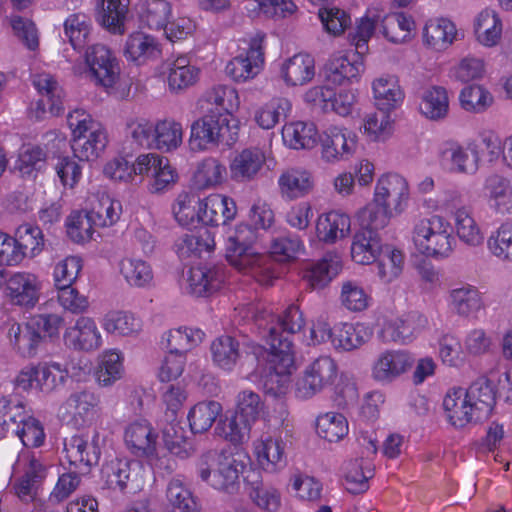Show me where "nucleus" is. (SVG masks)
<instances>
[{
	"label": "nucleus",
	"mask_w": 512,
	"mask_h": 512,
	"mask_svg": "<svg viewBox=\"0 0 512 512\" xmlns=\"http://www.w3.org/2000/svg\"><path fill=\"white\" fill-rule=\"evenodd\" d=\"M122 54L128 63L138 67L146 66L162 57L163 45L157 36L135 30L127 35Z\"/></svg>",
	"instance_id": "obj_27"
},
{
	"label": "nucleus",
	"mask_w": 512,
	"mask_h": 512,
	"mask_svg": "<svg viewBox=\"0 0 512 512\" xmlns=\"http://www.w3.org/2000/svg\"><path fill=\"white\" fill-rule=\"evenodd\" d=\"M355 217L360 224V228L354 233L350 246V255L354 263L368 266L378 259L387 243H383L378 230L385 227L370 225L360 217L356 212Z\"/></svg>",
	"instance_id": "obj_23"
},
{
	"label": "nucleus",
	"mask_w": 512,
	"mask_h": 512,
	"mask_svg": "<svg viewBox=\"0 0 512 512\" xmlns=\"http://www.w3.org/2000/svg\"><path fill=\"white\" fill-rule=\"evenodd\" d=\"M124 353L118 348H107L98 354L94 377L101 387H110L125 375Z\"/></svg>",
	"instance_id": "obj_40"
},
{
	"label": "nucleus",
	"mask_w": 512,
	"mask_h": 512,
	"mask_svg": "<svg viewBox=\"0 0 512 512\" xmlns=\"http://www.w3.org/2000/svg\"><path fill=\"white\" fill-rule=\"evenodd\" d=\"M371 89L375 105L382 112L390 113L404 102L405 91L397 75H379L373 79Z\"/></svg>",
	"instance_id": "obj_38"
},
{
	"label": "nucleus",
	"mask_w": 512,
	"mask_h": 512,
	"mask_svg": "<svg viewBox=\"0 0 512 512\" xmlns=\"http://www.w3.org/2000/svg\"><path fill=\"white\" fill-rule=\"evenodd\" d=\"M411 186L405 175L385 171L375 180L371 202L357 212L370 225L387 227L391 220L404 214L410 206Z\"/></svg>",
	"instance_id": "obj_5"
},
{
	"label": "nucleus",
	"mask_w": 512,
	"mask_h": 512,
	"mask_svg": "<svg viewBox=\"0 0 512 512\" xmlns=\"http://www.w3.org/2000/svg\"><path fill=\"white\" fill-rule=\"evenodd\" d=\"M96 223L88 209L72 210L65 219L66 236L75 244L85 245L93 240Z\"/></svg>",
	"instance_id": "obj_60"
},
{
	"label": "nucleus",
	"mask_w": 512,
	"mask_h": 512,
	"mask_svg": "<svg viewBox=\"0 0 512 512\" xmlns=\"http://www.w3.org/2000/svg\"><path fill=\"white\" fill-rule=\"evenodd\" d=\"M315 431L321 439L329 443H337L349 434V423L340 412H323L315 419Z\"/></svg>",
	"instance_id": "obj_63"
},
{
	"label": "nucleus",
	"mask_w": 512,
	"mask_h": 512,
	"mask_svg": "<svg viewBox=\"0 0 512 512\" xmlns=\"http://www.w3.org/2000/svg\"><path fill=\"white\" fill-rule=\"evenodd\" d=\"M45 280L37 273L22 270L8 274L3 296L13 306L25 310L34 309L40 302Z\"/></svg>",
	"instance_id": "obj_14"
},
{
	"label": "nucleus",
	"mask_w": 512,
	"mask_h": 512,
	"mask_svg": "<svg viewBox=\"0 0 512 512\" xmlns=\"http://www.w3.org/2000/svg\"><path fill=\"white\" fill-rule=\"evenodd\" d=\"M205 339V332L189 325H179L166 330L161 335V345L166 350L183 353L188 355L202 344Z\"/></svg>",
	"instance_id": "obj_42"
},
{
	"label": "nucleus",
	"mask_w": 512,
	"mask_h": 512,
	"mask_svg": "<svg viewBox=\"0 0 512 512\" xmlns=\"http://www.w3.org/2000/svg\"><path fill=\"white\" fill-rule=\"evenodd\" d=\"M118 271L125 283L132 288L146 289L154 284L151 264L135 256H125L118 262Z\"/></svg>",
	"instance_id": "obj_50"
},
{
	"label": "nucleus",
	"mask_w": 512,
	"mask_h": 512,
	"mask_svg": "<svg viewBox=\"0 0 512 512\" xmlns=\"http://www.w3.org/2000/svg\"><path fill=\"white\" fill-rule=\"evenodd\" d=\"M463 38L464 34L457 24L443 16L428 18L420 30L423 48L433 53H444Z\"/></svg>",
	"instance_id": "obj_18"
},
{
	"label": "nucleus",
	"mask_w": 512,
	"mask_h": 512,
	"mask_svg": "<svg viewBox=\"0 0 512 512\" xmlns=\"http://www.w3.org/2000/svg\"><path fill=\"white\" fill-rule=\"evenodd\" d=\"M481 163V154L475 141L466 145L450 140L440 151V164L444 170L451 174L473 176Z\"/></svg>",
	"instance_id": "obj_17"
},
{
	"label": "nucleus",
	"mask_w": 512,
	"mask_h": 512,
	"mask_svg": "<svg viewBox=\"0 0 512 512\" xmlns=\"http://www.w3.org/2000/svg\"><path fill=\"white\" fill-rule=\"evenodd\" d=\"M47 155L43 148L34 144H23L15 161V169L22 178L35 180L46 169Z\"/></svg>",
	"instance_id": "obj_59"
},
{
	"label": "nucleus",
	"mask_w": 512,
	"mask_h": 512,
	"mask_svg": "<svg viewBox=\"0 0 512 512\" xmlns=\"http://www.w3.org/2000/svg\"><path fill=\"white\" fill-rule=\"evenodd\" d=\"M488 75L487 61L476 54L468 53L454 61L448 69V78L455 83L473 84Z\"/></svg>",
	"instance_id": "obj_45"
},
{
	"label": "nucleus",
	"mask_w": 512,
	"mask_h": 512,
	"mask_svg": "<svg viewBox=\"0 0 512 512\" xmlns=\"http://www.w3.org/2000/svg\"><path fill=\"white\" fill-rule=\"evenodd\" d=\"M351 234V217L342 209H330L320 213L315 221V237L332 245L345 240Z\"/></svg>",
	"instance_id": "obj_36"
},
{
	"label": "nucleus",
	"mask_w": 512,
	"mask_h": 512,
	"mask_svg": "<svg viewBox=\"0 0 512 512\" xmlns=\"http://www.w3.org/2000/svg\"><path fill=\"white\" fill-rule=\"evenodd\" d=\"M491 382L492 372L478 377L468 387L448 388L441 404L447 424L456 430H463L489 419L496 406Z\"/></svg>",
	"instance_id": "obj_3"
},
{
	"label": "nucleus",
	"mask_w": 512,
	"mask_h": 512,
	"mask_svg": "<svg viewBox=\"0 0 512 512\" xmlns=\"http://www.w3.org/2000/svg\"><path fill=\"white\" fill-rule=\"evenodd\" d=\"M162 442L168 453L179 459L191 458L196 451L193 440L185 435L183 428L172 421L161 429Z\"/></svg>",
	"instance_id": "obj_61"
},
{
	"label": "nucleus",
	"mask_w": 512,
	"mask_h": 512,
	"mask_svg": "<svg viewBox=\"0 0 512 512\" xmlns=\"http://www.w3.org/2000/svg\"><path fill=\"white\" fill-rule=\"evenodd\" d=\"M238 128L230 125L225 118L209 113L191 125L189 147L193 152H205L219 144L232 145L239 134Z\"/></svg>",
	"instance_id": "obj_12"
},
{
	"label": "nucleus",
	"mask_w": 512,
	"mask_h": 512,
	"mask_svg": "<svg viewBox=\"0 0 512 512\" xmlns=\"http://www.w3.org/2000/svg\"><path fill=\"white\" fill-rule=\"evenodd\" d=\"M458 103L467 113L482 114L492 107L494 96L483 84H467L459 91Z\"/></svg>",
	"instance_id": "obj_62"
},
{
	"label": "nucleus",
	"mask_w": 512,
	"mask_h": 512,
	"mask_svg": "<svg viewBox=\"0 0 512 512\" xmlns=\"http://www.w3.org/2000/svg\"><path fill=\"white\" fill-rule=\"evenodd\" d=\"M326 390H333L344 399L352 400L358 396L354 379L340 373L335 359L323 355L305 366L294 384V395L299 400H309Z\"/></svg>",
	"instance_id": "obj_6"
},
{
	"label": "nucleus",
	"mask_w": 512,
	"mask_h": 512,
	"mask_svg": "<svg viewBox=\"0 0 512 512\" xmlns=\"http://www.w3.org/2000/svg\"><path fill=\"white\" fill-rule=\"evenodd\" d=\"M489 210L499 217L512 215V176L504 173L488 175L482 187Z\"/></svg>",
	"instance_id": "obj_33"
},
{
	"label": "nucleus",
	"mask_w": 512,
	"mask_h": 512,
	"mask_svg": "<svg viewBox=\"0 0 512 512\" xmlns=\"http://www.w3.org/2000/svg\"><path fill=\"white\" fill-rule=\"evenodd\" d=\"M318 144L322 161L335 164L349 160L357 153L359 136L343 124H328L320 130Z\"/></svg>",
	"instance_id": "obj_13"
},
{
	"label": "nucleus",
	"mask_w": 512,
	"mask_h": 512,
	"mask_svg": "<svg viewBox=\"0 0 512 512\" xmlns=\"http://www.w3.org/2000/svg\"><path fill=\"white\" fill-rule=\"evenodd\" d=\"M411 242L419 255L434 260L449 258L456 246L451 224L439 214L416 220L411 230Z\"/></svg>",
	"instance_id": "obj_8"
},
{
	"label": "nucleus",
	"mask_w": 512,
	"mask_h": 512,
	"mask_svg": "<svg viewBox=\"0 0 512 512\" xmlns=\"http://www.w3.org/2000/svg\"><path fill=\"white\" fill-rule=\"evenodd\" d=\"M453 224L459 241L469 247L483 244L485 235L471 209L461 206L453 212Z\"/></svg>",
	"instance_id": "obj_52"
},
{
	"label": "nucleus",
	"mask_w": 512,
	"mask_h": 512,
	"mask_svg": "<svg viewBox=\"0 0 512 512\" xmlns=\"http://www.w3.org/2000/svg\"><path fill=\"white\" fill-rule=\"evenodd\" d=\"M67 126L73 155L79 161H96L105 152L109 143L107 129L87 110L70 111Z\"/></svg>",
	"instance_id": "obj_7"
},
{
	"label": "nucleus",
	"mask_w": 512,
	"mask_h": 512,
	"mask_svg": "<svg viewBox=\"0 0 512 512\" xmlns=\"http://www.w3.org/2000/svg\"><path fill=\"white\" fill-rule=\"evenodd\" d=\"M376 263V276L384 285L397 281L405 266V253L393 244H386Z\"/></svg>",
	"instance_id": "obj_54"
},
{
	"label": "nucleus",
	"mask_w": 512,
	"mask_h": 512,
	"mask_svg": "<svg viewBox=\"0 0 512 512\" xmlns=\"http://www.w3.org/2000/svg\"><path fill=\"white\" fill-rule=\"evenodd\" d=\"M101 327L107 335L123 338L137 337L142 331V320L133 312L115 309L101 318Z\"/></svg>",
	"instance_id": "obj_46"
},
{
	"label": "nucleus",
	"mask_w": 512,
	"mask_h": 512,
	"mask_svg": "<svg viewBox=\"0 0 512 512\" xmlns=\"http://www.w3.org/2000/svg\"><path fill=\"white\" fill-rule=\"evenodd\" d=\"M286 441L280 435L262 434L251 442L255 466L262 472L276 474L287 464Z\"/></svg>",
	"instance_id": "obj_19"
},
{
	"label": "nucleus",
	"mask_w": 512,
	"mask_h": 512,
	"mask_svg": "<svg viewBox=\"0 0 512 512\" xmlns=\"http://www.w3.org/2000/svg\"><path fill=\"white\" fill-rule=\"evenodd\" d=\"M198 224L218 226L232 222L238 212L235 200L225 194L211 193L197 200Z\"/></svg>",
	"instance_id": "obj_34"
},
{
	"label": "nucleus",
	"mask_w": 512,
	"mask_h": 512,
	"mask_svg": "<svg viewBox=\"0 0 512 512\" xmlns=\"http://www.w3.org/2000/svg\"><path fill=\"white\" fill-rule=\"evenodd\" d=\"M277 188L284 201H295L310 195L316 188L314 172L304 166L283 169L277 178Z\"/></svg>",
	"instance_id": "obj_30"
},
{
	"label": "nucleus",
	"mask_w": 512,
	"mask_h": 512,
	"mask_svg": "<svg viewBox=\"0 0 512 512\" xmlns=\"http://www.w3.org/2000/svg\"><path fill=\"white\" fill-rule=\"evenodd\" d=\"M152 149L169 153L177 150L183 142V126L180 122L165 118L155 122Z\"/></svg>",
	"instance_id": "obj_64"
},
{
	"label": "nucleus",
	"mask_w": 512,
	"mask_h": 512,
	"mask_svg": "<svg viewBox=\"0 0 512 512\" xmlns=\"http://www.w3.org/2000/svg\"><path fill=\"white\" fill-rule=\"evenodd\" d=\"M242 320L253 318L257 334L263 344L248 342L246 352L257 361L260 383L265 394L275 399L285 398L292 389L291 377L296 369L292 340L279 331L288 334L299 332L305 325L303 312L295 305H289L281 316L271 308L248 305L236 309Z\"/></svg>",
	"instance_id": "obj_1"
},
{
	"label": "nucleus",
	"mask_w": 512,
	"mask_h": 512,
	"mask_svg": "<svg viewBox=\"0 0 512 512\" xmlns=\"http://www.w3.org/2000/svg\"><path fill=\"white\" fill-rule=\"evenodd\" d=\"M46 470V465L35 453L26 449L19 452L12 473L17 480L15 492L18 497L24 500L31 498L36 483L45 477Z\"/></svg>",
	"instance_id": "obj_29"
},
{
	"label": "nucleus",
	"mask_w": 512,
	"mask_h": 512,
	"mask_svg": "<svg viewBox=\"0 0 512 512\" xmlns=\"http://www.w3.org/2000/svg\"><path fill=\"white\" fill-rule=\"evenodd\" d=\"M266 35L253 32L238 39L235 55L225 66L226 75L237 84L256 79L265 68Z\"/></svg>",
	"instance_id": "obj_9"
},
{
	"label": "nucleus",
	"mask_w": 512,
	"mask_h": 512,
	"mask_svg": "<svg viewBox=\"0 0 512 512\" xmlns=\"http://www.w3.org/2000/svg\"><path fill=\"white\" fill-rule=\"evenodd\" d=\"M200 79V69L192 65L185 56H179L168 63L167 86L173 93L182 92L195 85Z\"/></svg>",
	"instance_id": "obj_57"
},
{
	"label": "nucleus",
	"mask_w": 512,
	"mask_h": 512,
	"mask_svg": "<svg viewBox=\"0 0 512 512\" xmlns=\"http://www.w3.org/2000/svg\"><path fill=\"white\" fill-rule=\"evenodd\" d=\"M228 181L226 165L217 157L206 156L198 161L191 174L190 185L198 192L216 190Z\"/></svg>",
	"instance_id": "obj_37"
},
{
	"label": "nucleus",
	"mask_w": 512,
	"mask_h": 512,
	"mask_svg": "<svg viewBox=\"0 0 512 512\" xmlns=\"http://www.w3.org/2000/svg\"><path fill=\"white\" fill-rule=\"evenodd\" d=\"M167 506L173 512H198V499L180 475L169 479L165 489Z\"/></svg>",
	"instance_id": "obj_53"
},
{
	"label": "nucleus",
	"mask_w": 512,
	"mask_h": 512,
	"mask_svg": "<svg viewBox=\"0 0 512 512\" xmlns=\"http://www.w3.org/2000/svg\"><path fill=\"white\" fill-rule=\"evenodd\" d=\"M413 354L406 349H385L377 354L371 364V377L382 385L391 384L414 365Z\"/></svg>",
	"instance_id": "obj_21"
},
{
	"label": "nucleus",
	"mask_w": 512,
	"mask_h": 512,
	"mask_svg": "<svg viewBox=\"0 0 512 512\" xmlns=\"http://www.w3.org/2000/svg\"><path fill=\"white\" fill-rule=\"evenodd\" d=\"M503 34V22L497 11L485 8L473 20L475 41L484 48L496 47Z\"/></svg>",
	"instance_id": "obj_41"
},
{
	"label": "nucleus",
	"mask_w": 512,
	"mask_h": 512,
	"mask_svg": "<svg viewBox=\"0 0 512 512\" xmlns=\"http://www.w3.org/2000/svg\"><path fill=\"white\" fill-rule=\"evenodd\" d=\"M248 223L240 222L227 231L225 258L239 273L253 278L261 285H272L276 272L269 257L256 247L258 231H267L275 222L270 204L257 199L248 211Z\"/></svg>",
	"instance_id": "obj_2"
},
{
	"label": "nucleus",
	"mask_w": 512,
	"mask_h": 512,
	"mask_svg": "<svg viewBox=\"0 0 512 512\" xmlns=\"http://www.w3.org/2000/svg\"><path fill=\"white\" fill-rule=\"evenodd\" d=\"M71 70L76 77L89 80L115 100H126L130 96L131 83L123 77L121 60L105 43L87 45L81 60L75 62Z\"/></svg>",
	"instance_id": "obj_4"
},
{
	"label": "nucleus",
	"mask_w": 512,
	"mask_h": 512,
	"mask_svg": "<svg viewBox=\"0 0 512 512\" xmlns=\"http://www.w3.org/2000/svg\"><path fill=\"white\" fill-rule=\"evenodd\" d=\"M105 445V436L95 431L91 439L76 435L66 440L64 452L69 463L79 469L97 465Z\"/></svg>",
	"instance_id": "obj_31"
},
{
	"label": "nucleus",
	"mask_w": 512,
	"mask_h": 512,
	"mask_svg": "<svg viewBox=\"0 0 512 512\" xmlns=\"http://www.w3.org/2000/svg\"><path fill=\"white\" fill-rule=\"evenodd\" d=\"M100 396L91 390H82L72 393L59 407V417L75 426H84L92 423L100 411Z\"/></svg>",
	"instance_id": "obj_26"
},
{
	"label": "nucleus",
	"mask_w": 512,
	"mask_h": 512,
	"mask_svg": "<svg viewBox=\"0 0 512 512\" xmlns=\"http://www.w3.org/2000/svg\"><path fill=\"white\" fill-rule=\"evenodd\" d=\"M275 165V159L269 148L251 146L233 154L229 161V173L236 183H249L256 180L267 168Z\"/></svg>",
	"instance_id": "obj_15"
},
{
	"label": "nucleus",
	"mask_w": 512,
	"mask_h": 512,
	"mask_svg": "<svg viewBox=\"0 0 512 512\" xmlns=\"http://www.w3.org/2000/svg\"><path fill=\"white\" fill-rule=\"evenodd\" d=\"M101 478L111 489L136 491L144 486L145 469L138 461L116 458L102 466Z\"/></svg>",
	"instance_id": "obj_24"
},
{
	"label": "nucleus",
	"mask_w": 512,
	"mask_h": 512,
	"mask_svg": "<svg viewBox=\"0 0 512 512\" xmlns=\"http://www.w3.org/2000/svg\"><path fill=\"white\" fill-rule=\"evenodd\" d=\"M32 84L41 97L30 107L29 113L32 118L42 120L47 115L57 116L63 112V91L51 74H34Z\"/></svg>",
	"instance_id": "obj_22"
},
{
	"label": "nucleus",
	"mask_w": 512,
	"mask_h": 512,
	"mask_svg": "<svg viewBox=\"0 0 512 512\" xmlns=\"http://www.w3.org/2000/svg\"><path fill=\"white\" fill-rule=\"evenodd\" d=\"M364 71L363 52L357 50L335 53L325 66L326 79L335 85L358 82Z\"/></svg>",
	"instance_id": "obj_28"
},
{
	"label": "nucleus",
	"mask_w": 512,
	"mask_h": 512,
	"mask_svg": "<svg viewBox=\"0 0 512 512\" xmlns=\"http://www.w3.org/2000/svg\"><path fill=\"white\" fill-rule=\"evenodd\" d=\"M245 467L244 460L229 459L210 451L201 455L196 464V472L207 486L231 494L238 490L239 474L243 473Z\"/></svg>",
	"instance_id": "obj_10"
},
{
	"label": "nucleus",
	"mask_w": 512,
	"mask_h": 512,
	"mask_svg": "<svg viewBox=\"0 0 512 512\" xmlns=\"http://www.w3.org/2000/svg\"><path fill=\"white\" fill-rule=\"evenodd\" d=\"M341 270V257L334 253H328L319 261L308 264L303 270V278L313 289L324 288Z\"/></svg>",
	"instance_id": "obj_51"
},
{
	"label": "nucleus",
	"mask_w": 512,
	"mask_h": 512,
	"mask_svg": "<svg viewBox=\"0 0 512 512\" xmlns=\"http://www.w3.org/2000/svg\"><path fill=\"white\" fill-rule=\"evenodd\" d=\"M208 100L218 109L217 112H211L213 115L225 118L230 125L240 129V120L236 113L240 108L241 101L239 92L235 87L217 85L210 90Z\"/></svg>",
	"instance_id": "obj_47"
},
{
	"label": "nucleus",
	"mask_w": 512,
	"mask_h": 512,
	"mask_svg": "<svg viewBox=\"0 0 512 512\" xmlns=\"http://www.w3.org/2000/svg\"><path fill=\"white\" fill-rule=\"evenodd\" d=\"M63 342L72 350L91 353L103 346L104 337L95 319L82 315L64 329Z\"/></svg>",
	"instance_id": "obj_25"
},
{
	"label": "nucleus",
	"mask_w": 512,
	"mask_h": 512,
	"mask_svg": "<svg viewBox=\"0 0 512 512\" xmlns=\"http://www.w3.org/2000/svg\"><path fill=\"white\" fill-rule=\"evenodd\" d=\"M450 110L448 90L441 85H429L418 94L417 111L428 121L440 122L447 118Z\"/></svg>",
	"instance_id": "obj_39"
},
{
	"label": "nucleus",
	"mask_w": 512,
	"mask_h": 512,
	"mask_svg": "<svg viewBox=\"0 0 512 512\" xmlns=\"http://www.w3.org/2000/svg\"><path fill=\"white\" fill-rule=\"evenodd\" d=\"M427 324V318L419 312L404 315H388L382 319L378 336L384 343L410 344Z\"/></svg>",
	"instance_id": "obj_20"
},
{
	"label": "nucleus",
	"mask_w": 512,
	"mask_h": 512,
	"mask_svg": "<svg viewBox=\"0 0 512 512\" xmlns=\"http://www.w3.org/2000/svg\"><path fill=\"white\" fill-rule=\"evenodd\" d=\"M138 174L141 179L148 178L147 187L152 194L168 191L179 180L178 171L170 160L156 152L140 153Z\"/></svg>",
	"instance_id": "obj_16"
},
{
	"label": "nucleus",
	"mask_w": 512,
	"mask_h": 512,
	"mask_svg": "<svg viewBox=\"0 0 512 512\" xmlns=\"http://www.w3.org/2000/svg\"><path fill=\"white\" fill-rule=\"evenodd\" d=\"M252 424L231 410L223 412L215 425V434L234 446L243 445L250 437Z\"/></svg>",
	"instance_id": "obj_55"
},
{
	"label": "nucleus",
	"mask_w": 512,
	"mask_h": 512,
	"mask_svg": "<svg viewBox=\"0 0 512 512\" xmlns=\"http://www.w3.org/2000/svg\"><path fill=\"white\" fill-rule=\"evenodd\" d=\"M416 22L411 14L406 12H390L380 20V33L392 44H405L412 40Z\"/></svg>",
	"instance_id": "obj_44"
},
{
	"label": "nucleus",
	"mask_w": 512,
	"mask_h": 512,
	"mask_svg": "<svg viewBox=\"0 0 512 512\" xmlns=\"http://www.w3.org/2000/svg\"><path fill=\"white\" fill-rule=\"evenodd\" d=\"M225 274L221 268L198 265L192 266L184 276L183 288L195 297H209L221 290Z\"/></svg>",
	"instance_id": "obj_35"
},
{
	"label": "nucleus",
	"mask_w": 512,
	"mask_h": 512,
	"mask_svg": "<svg viewBox=\"0 0 512 512\" xmlns=\"http://www.w3.org/2000/svg\"><path fill=\"white\" fill-rule=\"evenodd\" d=\"M446 302L452 312L463 317L475 314L482 307V297L479 290L470 284L451 289Z\"/></svg>",
	"instance_id": "obj_58"
},
{
	"label": "nucleus",
	"mask_w": 512,
	"mask_h": 512,
	"mask_svg": "<svg viewBox=\"0 0 512 512\" xmlns=\"http://www.w3.org/2000/svg\"><path fill=\"white\" fill-rule=\"evenodd\" d=\"M316 75L314 57L305 52L295 53L278 64V77L286 88H300L311 83Z\"/></svg>",
	"instance_id": "obj_32"
},
{
	"label": "nucleus",
	"mask_w": 512,
	"mask_h": 512,
	"mask_svg": "<svg viewBox=\"0 0 512 512\" xmlns=\"http://www.w3.org/2000/svg\"><path fill=\"white\" fill-rule=\"evenodd\" d=\"M223 413V405L217 400L206 399L191 405L187 411L186 420L193 435L207 433Z\"/></svg>",
	"instance_id": "obj_43"
},
{
	"label": "nucleus",
	"mask_w": 512,
	"mask_h": 512,
	"mask_svg": "<svg viewBox=\"0 0 512 512\" xmlns=\"http://www.w3.org/2000/svg\"><path fill=\"white\" fill-rule=\"evenodd\" d=\"M371 327L363 322H342L334 325L332 346L337 350L351 351L365 344L372 337Z\"/></svg>",
	"instance_id": "obj_49"
},
{
	"label": "nucleus",
	"mask_w": 512,
	"mask_h": 512,
	"mask_svg": "<svg viewBox=\"0 0 512 512\" xmlns=\"http://www.w3.org/2000/svg\"><path fill=\"white\" fill-rule=\"evenodd\" d=\"M319 132L312 122L290 121L284 124L281 131L285 147L292 150H310L318 143Z\"/></svg>",
	"instance_id": "obj_48"
},
{
	"label": "nucleus",
	"mask_w": 512,
	"mask_h": 512,
	"mask_svg": "<svg viewBox=\"0 0 512 512\" xmlns=\"http://www.w3.org/2000/svg\"><path fill=\"white\" fill-rule=\"evenodd\" d=\"M129 0H101L98 5L97 22L114 35L125 32Z\"/></svg>",
	"instance_id": "obj_56"
},
{
	"label": "nucleus",
	"mask_w": 512,
	"mask_h": 512,
	"mask_svg": "<svg viewBox=\"0 0 512 512\" xmlns=\"http://www.w3.org/2000/svg\"><path fill=\"white\" fill-rule=\"evenodd\" d=\"M124 443L132 454L146 458L152 467L171 469L169 460L160 455L159 433L147 419L138 418L127 424Z\"/></svg>",
	"instance_id": "obj_11"
}]
</instances>
